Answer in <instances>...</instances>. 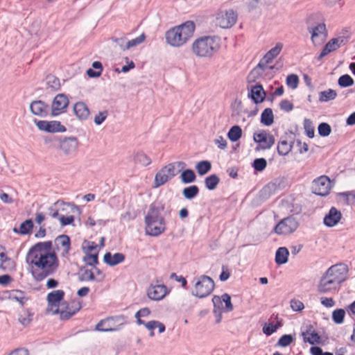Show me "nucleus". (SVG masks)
Here are the masks:
<instances>
[{"label": "nucleus", "instance_id": "f257e3e1", "mask_svg": "<svg viewBox=\"0 0 355 355\" xmlns=\"http://www.w3.org/2000/svg\"><path fill=\"white\" fill-rule=\"evenodd\" d=\"M26 263L41 271L32 270L34 279L41 282L49 275L54 274L59 267V259L51 241L38 242L33 245L26 256Z\"/></svg>", "mask_w": 355, "mask_h": 355}, {"label": "nucleus", "instance_id": "f03ea898", "mask_svg": "<svg viewBox=\"0 0 355 355\" xmlns=\"http://www.w3.org/2000/svg\"><path fill=\"white\" fill-rule=\"evenodd\" d=\"M164 209V205L153 202L144 218L146 234L158 236L166 230V220L161 213Z\"/></svg>", "mask_w": 355, "mask_h": 355}, {"label": "nucleus", "instance_id": "7ed1b4c3", "mask_svg": "<svg viewBox=\"0 0 355 355\" xmlns=\"http://www.w3.org/2000/svg\"><path fill=\"white\" fill-rule=\"evenodd\" d=\"M195 24L192 21L174 26L166 32V42L174 47H180L185 44L193 35Z\"/></svg>", "mask_w": 355, "mask_h": 355}, {"label": "nucleus", "instance_id": "20e7f679", "mask_svg": "<svg viewBox=\"0 0 355 355\" xmlns=\"http://www.w3.org/2000/svg\"><path fill=\"white\" fill-rule=\"evenodd\" d=\"M220 38L215 35H206L197 38L192 44L191 50L200 58L211 57L220 48Z\"/></svg>", "mask_w": 355, "mask_h": 355}, {"label": "nucleus", "instance_id": "39448f33", "mask_svg": "<svg viewBox=\"0 0 355 355\" xmlns=\"http://www.w3.org/2000/svg\"><path fill=\"white\" fill-rule=\"evenodd\" d=\"M64 295L65 293L63 290L53 291L47 294L46 300L48 303V308L55 307V309L53 311V315L60 314V318L61 320H68L80 311L81 306L78 304H76L77 307H75L72 311L60 310V304L64 300Z\"/></svg>", "mask_w": 355, "mask_h": 355}, {"label": "nucleus", "instance_id": "423d86ee", "mask_svg": "<svg viewBox=\"0 0 355 355\" xmlns=\"http://www.w3.org/2000/svg\"><path fill=\"white\" fill-rule=\"evenodd\" d=\"M215 288L214 281L209 276L202 275L195 284V291L191 294L198 298H205L209 295Z\"/></svg>", "mask_w": 355, "mask_h": 355}, {"label": "nucleus", "instance_id": "0eeeda50", "mask_svg": "<svg viewBox=\"0 0 355 355\" xmlns=\"http://www.w3.org/2000/svg\"><path fill=\"white\" fill-rule=\"evenodd\" d=\"M298 227V220L293 216H289L280 220L273 227L272 232L278 235H289Z\"/></svg>", "mask_w": 355, "mask_h": 355}, {"label": "nucleus", "instance_id": "6e6552de", "mask_svg": "<svg viewBox=\"0 0 355 355\" xmlns=\"http://www.w3.org/2000/svg\"><path fill=\"white\" fill-rule=\"evenodd\" d=\"M287 179H273L259 191V197L266 200L278 190L284 189L287 185Z\"/></svg>", "mask_w": 355, "mask_h": 355}, {"label": "nucleus", "instance_id": "1a4fd4ad", "mask_svg": "<svg viewBox=\"0 0 355 355\" xmlns=\"http://www.w3.org/2000/svg\"><path fill=\"white\" fill-rule=\"evenodd\" d=\"M336 179H313L311 186L312 191L317 196H325L329 193Z\"/></svg>", "mask_w": 355, "mask_h": 355}, {"label": "nucleus", "instance_id": "9d476101", "mask_svg": "<svg viewBox=\"0 0 355 355\" xmlns=\"http://www.w3.org/2000/svg\"><path fill=\"white\" fill-rule=\"evenodd\" d=\"M186 166V163L181 161L170 163L162 168L155 178H173L178 175Z\"/></svg>", "mask_w": 355, "mask_h": 355}, {"label": "nucleus", "instance_id": "9b49d317", "mask_svg": "<svg viewBox=\"0 0 355 355\" xmlns=\"http://www.w3.org/2000/svg\"><path fill=\"white\" fill-rule=\"evenodd\" d=\"M33 121L37 128L41 131L49 133L64 132L67 131L65 126L58 121H40L35 119Z\"/></svg>", "mask_w": 355, "mask_h": 355}, {"label": "nucleus", "instance_id": "f8f14e48", "mask_svg": "<svg viewBox=\"0 0 355 355\" xmlns=\"http://www.w3.org/2000/svg\"><path fill=\"white\" fill-rule=\"evenodd\" d=\"M69 103V98L67 96L64 94H57L51 103V116H56L62 113L66 112V109L68 107Z\"/></svg>", "mask_w": 355, "mask_h": 355}, {"label": "nucleus", "instance_id": "ddd939ff", "mask_svg": "<svg viewBox=\"0 0 355 355\" xmlns=\"http://www.w3.org/2000/svg\"><path fill=\"white\" fill-rule=\"evenodd\" d=\"M79 146V141L76 137H61L59 144L60 149L66 155L75 153Z\"/></svg>", "mask_w": 355, "mask_h": 355}, {"label": "nucleus", "instance_id": "4468645a", "mask_svg": "<svg viewBox=\"0 0 355 355\" xmlns=\"http://www.w3.org/2000/svg\"><path fill=\"white\" fill-rule=\"evenodd\" d=\"M253 139L254 142L259 144L263 150L270 148L275 142V139L272 135L268 133L264 130H259L257 133H254Z\"/></svg>", "mask_w": 355, "mask_h": 355}, {"label": "nucleus", "instance_id": "2eb2a0df", "mask_svg": "<svg viewBox=\"0 0 355 355\" xmlns=\"http://www.w3.org/2000/svg\"><path fill=\"white\" fill-rule=\"evenodd\" d=\"M237 13L233 9L225 10L220 16H218L217 23L222 28H230L232 27L237 21Z\"/></svg>", "mask_w": 355, "mask_h": 355}, {"label": "nucleus", "instance_id": "dca6fc26", "mask_svg": "<svg viewBox=\"0 0 355 355\" xmlns=\"http://www.w3.org/2000/svg\"><path fill=\"white\" fill-rule=\"evenodd\" d=\"M71 238L67 234H60L54 240L55 250L56 251L62 250L61 256L66 257L71 250Z\"/></svg>", "mask_w": 355, "mask_h": 355}, {"label": "nucleus", "instance_id": "f3484780", "mask_svg": "<svg viewBox=\"0 0 355 355\" xmlns=\"http://www.w3.org/2000/svg\"><path fill=\"white\" fill-rule=\"evenodd\" d=\"M169 293L168 288L164 284H151L147 289V295L149 299L154 301L162 300Z\"/></svg>", "mask_w": 355, "mask_h": 355}, {"label": "nucleus", "instance_id": "a211bd4d", "mask_svg": "<svg viewBox=\"0 0 355 355\" xmlns=\"http://www.w3.org/2000/svg\"><path fill=\"white\" fill-rule=\"evenodd\" d=\"M49 105L41 100L33 101L30 104V111L35 116L46 117L49 114Z\"/></svg>", "mask_w": 355, "mask_h": 355}, {"label": "nucleus", "instance_id": "6ab92c4d", "mask_svg": "<svg viewBox=\"0 0 355 355\" xmlns=\"http://www.w3.org/2000/svg\"><path fill=\"white\" fill-rule=\"evenodd\" d=\"M266 93L261 83L252 85L248 92V96L254 104H259L265 101Z\"/></svg>", "mask_w": 355, "mask_h": 355}, {"label": "nucleus", "instance_id": "aec40b11", "mask_svg": "<svg viewBox=\"0 0 355 355\" xmlns=\"http://www.w3.org/2000/svg\"><path fill=\"white\" fill-rule=\"evenodd\" d=\"M342 216L340 211L331 207L329 212L324 216L323 224L327 227H333L340 221Z\"/></svg>", "mask_w": 355, "mask_h": 355}, {"label": "nucleus", "instance_id": "412c9836", "mask_svg": "<svg viewBox=\"0 0 355 355\" xmlns=\"http://www.w3.org/2000/svg\"><path fill=\"white\" fill-rule=\"evenodd\" d=\"M212 302L215 307L223 306V302H224L225 306L223 307V311L225 312H230L234 309V306L231 301V296L226 293H223L220 297L214 295Z\"/></svg>", "mask_w": 355, "mask_h": 355}, {"label": "nucleus", "instance_id": "4be33fe9", "mask_svg": "<svg viewBox=\"0 0 355 355\" xmlns=\"http://www.w3.org/2000/svg\"><path fill=\"white\" fill-rule=\"evenodd\" d=\"M338 287L339 286L335 283V281H332L322 275L318 284L317 291L319 293H327L331 291L337 290Z\"/></svg>", "mask_w": 355, "mask_h": 355}, {"label": "nucleus", "instance_id": "5701e85b", "mask_svg": "<svg viewBox=\"0 0 355 355\" xmlns=\"http://www.w3.org/2000/svg\"><path fill=\"white\" fill-rule=\"evenodd\" d=\"M294 144V138H291V140H288V133H286L284 136H282L280 141L278 142L277 150L279 155H286L292 150Z\"/></svg>", "mask_w": 355, "mask_h": 355}, {"label": "nucleus", "instance_id": "b1692460", "mask_svg": "<svg viewBox=\"0 0 355 355\" xmlns=\"http://www.w3.org/2000/svg\"><path fill=\"white\" fill-rule=\"evenodd\" d=\"M309 31L311 34V40L313 44L315 42V39L321 37V42H324L328 35L327 30L324 23H320L315 26L309 28Z\"/></svg>", "mask_w": 355, "mask_h": 355}, {"label": "nucleus", "instance_id": "393cba45", "mask_svg": "<svg viewBox=\"0 0 355 355\" xmlns=\"http://www.w3.org/2000/svg\"><path fill=\"white\" fill-rule=\"evenodd\" d=\"M125 259V254L121 252L112 254L111 252H107L103 256L104 263L110 267H114L119 263H123Z\"/></svg>", "mask_w": 355, "mask_h": 355}, {"label": "nucleus", "instance_id": "a878e982", "mask_svg": "<svg viewBox=\"0 0 355 355\" xmlns=\"http://www.w3.org/2000/svg\"><path fill=\"white\" fill-rule=\"evenodd\" d=\"M119 329L120 327H116L114 323H112L109 317L101 320L94 327L95 331L101 332H113Z\"/></svg>", "mask_w": 355, "mask_h": 355}, {"label": "nucleus", "instance_id": "bb28decb", "mask_svg": "<svg viewBox=\"0 0 355 355\" xmlns=\"http://www.w3.org/2000/svg\"><path fill=\"white\" fill-rule=\"evenodd\" d=\"M4 293L8 295L5 297L18 302L21 307H24V304L29 300L28 297L25 295L26 293L21 290L6 291Z\"/></svg>", "mask_w": 355, "mask_h": 355}, {"label": "nucleus", "instance_id": "cd10ccee", "mask_svg": "<svg viewBox=\"0 0 355 355\" xmlns=\"http://www.w3.org/2000/svg\"><path fill=\"white\" fill-rule=\"evenodd\" d=\"M73 111L76 117L81 121L86 120L89 115L88 107L82 101L77 102L74 104Z\"/></svg>", "mask_w": 355, "mask_h": 355}, {"label": "nucleus", "instance_id": "c85d7f7f", "mask_svg": "<svg viewBox=\"0 0 355 355\" xmlns=\"http://www.w3.org/2000/svg\"><path fill=\"white\" fill-rule=\"evenodd\" d=\"M332 271L335 273L336 275L341 277V279L343 278V282H345L347 279L349 269L347 264L344 263H339L329 267L327 270V274H330V272H332Z\"/></svg>", "mask_w": 355, "mask_h": 355}, {"label": "nucleus", "instance_id": "c756f323", "mask_svg": "<svg viewBox=\"0 0 355 355\" xmlns=\"http://www.w3.org/2000/svg\"><path fill=\"white\" fill-rule=\"evenodd\" d=\"M78 280L80 282L92 281L96 282H101V279H98L96 277L94 272L92 270L87 269L85 266H83L79 268L78 272Z\"/></svg>", "mask_w": 355, "mask_h": 355}, {"label": "nucleus", "instance_id": "7c9ffc66", "mask_svg": "<svg viewBox=\"0 0 355 355\" xmlns=\"http://www.w3.org/2000/svg\"><path fill=\"white\" fill-rule=\"evenodd\" d=\"M33 227L34 224L33 220L28 218L23 221L19 228L15 227L12 230L15 233L19 235H28L32 233Z\"/></svg>", "mask_w": 355, "mask_h": 355}, {"label": "nucleus", "instance_id": "2f4dec72", "mask_svg": "<svg viewBox=\"0 0 355 355\" xmlns=\"http://www.w3.org/2000/svg\"><path fill=\"white\" fill-rule=\"evenodd\" d=\"M34 311L32 309L22 307V310L19 313L18 321L24 327L28 326L33 320Z\"/></svg>", "mask_w": 355, "mask_h": 355}, {"label": "nucleus", "instance_id": "473e14b6", "mask_svg": "<svg viewBox=\"0 0 355 355\" xmlns=\"http://www.w3.org/2000/svg\"><path fill=\"white\" fill-rule=\"evenodd\" d=\"M289 251L286 247L279 248L275 252V261L277 266L285 264L288 261Z\"/></svg>", "mask_w": 355, "mask_h": 355}, {"label": "nucleus", "instance_id": "72a5a7b5", "mask_svg": "<svg viewBox=\"0 0 355 355\" xmlns=\"http://www.w3.org/2000/svg\"><path fill=\"white\" fill-rule=\"evenodd\" d=\"M338 49H339L338 44L336 43V40H334L333 38L331 39L323 47L321 53L320 55L317 57V60L320 61L322 59L327 55L329 53L334 52L336 51Z\"/></svg>", "mask_w": 355, "mask_h": 355}, {"label": "nucleus", "instance_id": "f704fd0d", "mask_svg": "<svg viewBox=\"0 0 355 355\" xmlns=\"http://www.w3.org/2000/svg\"><path fill=\"white\" fill-rule=\"evenodd\" d=\"M46 89H49L51 92H57L60 90L61 84L60 79L53 74H48L45 78Z\"/></svg>", "mask_w": 355, "mask_h": 355}, {"label": "nucleus", "instance_id": "c9c22d12", "mask_svg": "<svg viewBox=\"0 0 355 355\" xmlns=\"http://www.w3.org/2000/svg\"><path fill=\"white\" fill-rule=\"evenodd\" d=\"M92 68H89L87 70L86 74L89 78H98L101 76L103 67V64L99 61H94L92 64Z\"/></svg>", "mask_w": 355, "mask_h": 355}, {"label": "nucleus", "instance_id": "e433bc0d", "mask_svg": "<svg viewBox=\"0 0 355 355\" xmlns=\"http://www.w3.org/2000/svg\"><path fill=\"white\" fill-rule=\"evenodd\" d=\"M283 44L278 42L273 48L270 49L263 57L266 63H270L272 60L280 53Z\"/></svg>", "mask_w": 355, "mask_h": 355}, {"label": "nucleus", "instance_id": "4c0bfd02", "mask_svg": "<svg viewBox=\"0 0 355 355\" xmlns=\"http://www.w3.org/2000/svg\"><path fill=\"white\" fill-rule=\"evenodd\" d=\"M260 122L266 126H270L274 123V114L271 108H266L261 114Z\"/></svg>", "mask_w": 355, "mask_h": 355}, {"label": "nucleus", "instance_id": "58836bf2", "mask_svg": "<svg viewBox=\"0 0 355 355\" xmlns=\"http://www.w3.org/2000/svg\"><path fill=\"white\" fill-rule=\"evenodd\" d=\"M199 188L196 185H191L184 187L182 190V196L187 200H192L195 198L199 193Z\"/></svg>", "mask_w": 355, "mask_h": 355}, {"label": "nucleus", "instance_id": "ea45409f", "mask_svg": "<svg viewBox=\"0 0 355 355\" xmlns=\"http://www.w3.org/2000/svg\"><path fill=\"white\" fill-rule=\"evenodd\" d=\"M242 137V129L239 125H235L230 128L227 132V137L232 142L239 141Z\"/></svg>", "mask_w": 355, "mask_h": 355}, {"label": "nucleus", "instance_id": "a19ab883", "mask_svg": "<svg viewBox=\"0 0 355 355\" xmlns=\"http://www.w3.org/2000/svg\"><path fill=\"white\" fill-rule=\"evenodd\" d=\"M211 168V164L208 160L198 162L196 165V169L200 176L206 175Z\"/></svg>", "mask_w": 355, "mask_h": 355}, {"label": "nucleus", "instance_id": "79ce46f5", "mask_svg": "<svg viewBox=\"0 0 355 355\" xmlns=\"http://www.w3.org/2000/svg\"><path fill=\"white\" fill-rule=\"evenodd\" d=\"M83 261L86 263L87 266L95 268L98 263V251L94 253H86L83 257Z\"/></svg>", "mask_w": 355, "mask_h": 355}, {"label": "nucleus", "instance_id": "37998d69", "mask_svg": "<svg viewBox=\"0 0 355 355\" xmlns=\"http://www.w3.org/2000/svg\"><path fill=\"white\" fill-rule=\"evenodd\" d=\"M295 340V335L292 334H284L282 335L277 343L275 347H286L293 343Z\"/></svg>", "mask_w": 355, "mask_h": 355}, {"label": "nucleus", "instance_id": "c03bdc74", "mask_svg": "<svg viewBox=\"0 0 355 355\" xmlns=\"http://www.w3.org/2000/svg\"><path fill=\"white\" fill-rule=\"evenodd\" d=\"M336 91L332 89H329L327 90L322 91L319 93V101L328 102L329 101L334 100L336 98Z\"/></svg>", "mask_w": 355, "mask_h": 355}, {"label": "nucleus", "instance_id": "a18cd8bd", "mask_svg": "<svg viewBox=\"0 0 355 355\" xmlns=\"http://www.w3.org/2000/svg\"><path fill=\"white\" fill-rule=\"evenodd\" d=\"M309 335L310 337L304 336L303 340L304 343H307L313 346H315L314 345H319L322 343L321 336L315 330H313Z\"/></svg>", "mask_w": 355, "mask_h": 355}, {"label": "nucleus", "instance_id": "49530a36", "mask_svg": "<svg viewBox=\"0 0 355 355\" xmlns=\"http://www.w3.org/2000/svg\"><path fill=\"white\" fill-rule=\"evenodd\" d=\"M345 311L343 309H336L332 312L331 318L336 324H343L345 320Z\"/></svg>", "mask_w": 355, "mask_h": 355}, {"label": "nucleus", "instance_id": "de8ad7c7", "mask_svg": "<svg viewBox=\"0 0 355 355\" xmlns=\"http://www.w3.org/2000/svg\"><path fill=\"white\" fill-rule=\"evenodd\" d=\"M135 162L146 166L151 163L150 158L143 152H138L134 157Z\"/></svg>", "mask_w": 355, "mask_h": 355}, {"label": "nucleus", "instance_id": "09e8293b", "mask_svg": "<svg viewBox=\"0 0 355 355\" xmlns=\"http://www.w3.org/2000/svg\"><path fill=\"white\" fill-rule=\"evenodd\" d=\"M338 196L344 198L345 205H355V190L340 192V193H338Z\"/></svg>", "mask_w": 355, "mask_h": 355}, {"label": "nucleus", "instance_id": "8fccbe9b", "mask_svg": "<svg viewBox=\"0 0 355 355\" xmlns=\"http://www.w3.org/2000/svg\"><path fill=\"white\" fill-rule=\"evenodd\" d=\"M60 137L46 136L44 138V144L47 148H53L59 146Z\"/></svg>", "mask_w": 355, "mask_h": 355}, {"label": "nucleus", "instance_id": "3c124183", "mask_svg": "<svg viewBox=\"0 0 355 355\" xmlns=\"http://www.w3.org/2000/svg\"><path fill=\"white\" fill-rule=\"evenodd\" d=\"M304 129L305 134L309 138H313L314 137L315 129L313 125V122L311 119L305 118L304 120Z\"/></svg>", "mask_w": 355, "mask_h": 355}, {"label": "nucleus", "instance_id": "603ef678", "mask_svg": "<svg viewBox=\"0 0 355 355\" xmlns=\"http://www.w3.org/2000/svg\"><path fill=\"white\" fill-rule=\"evenodd\" d=\"M354 81L348 74L342 75L338 80V84L340 87H348L353 85Z\"/></svg>", "mask_w": 355, "mask_h": 355}, {"label": "nucleus", "instance_id": "864d4df0", "mask_svg": "<svg viewBox=\"0 0 355 355\" xmlns=\"http://www.w3.org/2000/svg\"><path fill=\"white\" fill-rule=\"evenodd\" d=\"M318 132L320 137H325L331 134V128L329 123L322 122L318 126Z\"/></svg>", "mask_w": 355, "mask_h": 355}, {"label": "nucleus", "instance_id": "5fc2aeb1", "mask_svg": "<svg viewBox=\"0 0 355 355\" xmlns=\"http://www.w3.org/2000/svg\"><path fill=\"white\" fill-rule=\"evenodd\" d=\"M109 318L112 321V323H114L116 327H120V329L123 327L124 324L127 322V317L124 315H119L110 316Z\"/></svg>", "mask_w": 355, "mask_h": 355}, {"label": "nucleus", "instance_id": "6e6d98bb", "mask_svg": "<svg viewBox=\"0 0 355 355\" xmlns=\"http://www.w3.org/2000/svg\"><path fill=\"white\" fill-rule=\"evenodd\" d=\"M279 328V325H275L272 322L265 323L262 328L263 333L269 336L277 331Z\"/></svg>", "mask_w": 355, "mask_h": 355}, {"label": "nucleus", "instance_id": "4d7b16f0", "mask_svg": "<svg viewBox=\"0 0 355 355\" xmlns=\"http://www.w3.org/2000/svg\"><path fill=\"white\" fill-rule=\"evenodd\" d=\"M145 39L146 35L144 33H142L136 38L127 41L125 49H129L132 47L136 46L141 44L145 40Z\"/></svg>", "mask_w": 355, "mask_h": 355}, {"label": "nucleus", "instance_id": "13d9d810", "mask_svg": "<svg viewBox=\"0 0 355 355\" xmlns=\"http://www.w3.org/2000/svg\"><path fill=\"white\" fill-rule=\"evenodd\" d=\"M267 166V161L265 158H257L253 161L252 167L256 171H263Z\"/></svg>", "mask_w": 355, "mask_h": 355}, {"label": "nucleus", "instance_id": "bf43d9fd", "mask_svg": "<svg viewBox=\"0 0 355 355\" xmlns=\"http://www.w3.org/2000/svg\"><path fill=\"white\" fill-rule=\"evenodd\" d=\"M299 84V77L297 75L292 73L286 77V85L294 89H296Z\"/></svg>", "mask_w": 355, "mask_h": 355}, {"label": "nucleus", "instance_id": "052dcab7", "mask_svg": "<svg viewBox=\"0 0 355 355\" xmlns=\"http://www.w3.org/2000/svg\"><path fill=\"white\" fill-rule=\"evenodd\" d=\"M98 245L94 241H89L87 240H84L82 244V250L84 252L91 253V252L96 250Z\"/></svg>", "mask_w": 355, "mask_h": 355}, {"label": "nucleus", "instance_id": "680f3d73", "mask_svg": "<svg viewBox=\"0 0 355 355\" xmlns=\"http://www.w3.org/2000/svg\"><path fill=\"white\" fill-rule=\"evenodd\" d=\"M59 220L61 227H65L67 225H72L74 227L76 225L74 223L75 217L72 215L68 216L61 215Z\"/></svg>", "mask_w": 355, "mask_h": 355}, {"label": "nucleus", "instance_id": "e2e57ef3", "mask_svg": "<svg viewBox=\"0 0 355 355\" xmlns=\"http://www.w3.org/2000/svg\"><path fill=\"white\" fill-rule=\"evenodd\" d=\"M15 262L10 257L6 260V262H3V263L0 264V268L5 271L15 270Z\"/></svg>", "mask_w": 355, "mask_h": 355}, {"label": "nucleus", "instance_id": "0e129e2a", "mask_svg": "<svg viewBox=\"0 0 355 355\" xmlns=\"http://www.w3.org/2000/svg\"><path fill=\"white\" fill-rule=\"evenodd\" d=\"M220 179H205V185L206 189L209 191L214 190L219 184Z\"/></svg>", "mask_w": 355, "mask_h": 355}, {"label": "nucleus", "instance_id": "69168bd1", "mask_svg": "<svg viewBox=\"0 0 355 355\" xmlns=\"http://www.w3.org/2000/svg\"><path fill=\"white\" fill-rule=\"evenodd\" d=\"M231 275L230 271L227 265H222L221 272L219 275V280L220 282L227 281Z\"/></svg>", "mask_w": 355, "mask_h": 355}, {"label": "nucleus", "instance_id": "338daca9", "mask_svg": "<svg viewBox=\"0 0 355 355\" xmlns=\"http://www.w3.org/2000/svg\"><path fill=\"white\" fill-rule=\"evenodd\" d=\"M170 279H175L178 282L181 283V286L183 288H187V281L185 277L182 275H177L175 272H172L170 275Z\"/></svg>", "mask_w": 355, "mask_h": 355}, {"label": "nucleus", "instance_id": "774afa93", "mask_svg": "<svg viewBox=\"0 0 355 355\" xmlns=\"http://www.w3.org/2000/svg\"><path fill=\"white\" fill-rule=\"evenodd\" d=\"M293 104L290 101L287 99H284L281 101L279 103V107L282 110H284L285 112H290L293 109Z\"/></svg>", "mask_w": 355, "mask_h": 355}]
</instances>
